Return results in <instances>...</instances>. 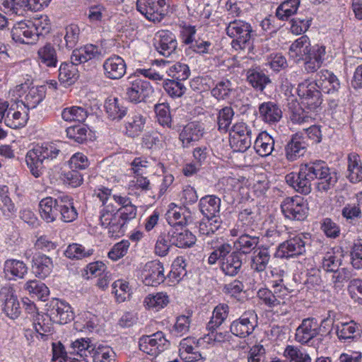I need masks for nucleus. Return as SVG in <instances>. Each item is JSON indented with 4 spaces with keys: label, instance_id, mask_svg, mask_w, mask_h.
<instances>
[{
    "label": "nucleus",
    "instance_id": "obj_56",
    "mask_svg": "<svg viewBox=\"0 0 362 362\" xmlns=\"http://www.w3.org/2000/svg\"><path fill=\"white\" fill-rule=\"evenodd\" d=\"M233 91L231 82L228 80L219 81L211 90V94L218 100L228 98Z\"/></svg>",
    "mask_w": 362,
    "mask_h": 362
},
{
    "label": "nucleus",
    "instance_id": "obj_40",
    "mask_svg": "<svg viewBox=\"0 0 362 362\" xmlns=\"http://www.w3.org/2000/svg\"><path fill=\"white\" fill-rule=\"evenodd\" d=\"M247 79L249 83L257 90L262 92L265 87L272 83L269 77L262 71L250 69Z\"/></svg>",
    "mask_w": 362,
    "mask_h": 362
},
{
    "label": "nucleus",
    "instance_id": "obj_8",
    "mask_svg": "<svg viewBox=\"0 0 362 362\" xmlns=\"http://www.w3.org/2000/svg\"><path fill=\"white\" fill-rule=\"evenodd\" d=\"M258 325V317L255 310L244 312L230 325V332L239 338H246L252 334Z\"/></svg>",
    "mask_w": 362,
    "mask_h": 362
},
{
    "label": "nucleus",
    "instance_id": "obj_24",
    "mask_svg": "<svg viewBox=\"0 0 362 362\" xmlns=\"http://www.w3.org/2000/svg\"><path fill=\"white\" fill-rule=\"evenodd\" d=\"M272 259L271 247L268 245L261 244L259 247L253 252L251 258V268L255 272H264Z\"/></svg>",
    "mask_w": 362,
    "mask_h": 362
},
{
    "label": "nucleus",
    "instance_id": "obj_55",
    "mask_svg": "<svg viewBox=\"0 0 362 362\" xmlns=\"http://www.w3.org/2000/svg\"><path fill=\"white\" fill-rule=\"evenodd\" d=\"M163 137L157 132H148L142 138V145L148 149H157L163 147Z\"/></svg>",
    "mask_w": 362,
    "mask_h": 362
},
{
    "label": "nucleus",
    "instance_id": "obj_45",
    "mask_svg": "<svg viewBox=\"0 0 362 362\" xmlns=\"http://www.w3.org/2000/svg\"><path fill=\"white\" fill-rule=\"evenodd\" d=\"M198 346L196 344L194 339L187 337L181 340L180 343V352L183 354L184 352L192 354L189 356V362H197L202 360L204 358L199 351H197Z\"/></svg>",
    "mask_w": 362,
    "mask_h": 362
},
{
    "label": "nucleus",
    "instance_id": "obj_29",
    "mask_svg": "<svg viewBox=\"0 0 362 362\" xmlns=\"http://www.w3.org/2000/svg\"><path fill=\"white\" fill-rule=\"evenodd\" d=\"M325 47L318 45L313 46V52L303 57L300 61L304 62V69L308 73L316 71L321 66L325 55Z\"/></svg>",
    "mask_w": 362,
    "mask_h": 362
},
{
    "label": "nucleus",
    "instance_id": "obj_32",
    "mask_svg": "<svg viewBox=\"0 0 362 362\" xmlns=\"http://www.w3.org/2000/svg\"><path fill=\"white\" fill-rule=\"evenodd\" d=\"M59 210V220L64 223L73 222L78 217L74 199L68 195H60Z\"/></svg>",
    "mask_w": 362,
    "mask_h": 362
},
{
    "label": "nucleus",
    "instance_id": "obj_52",
    "mask_svg": "<svg viewBox=\"0 0 362 362\" xmlns=\"http://www.w3.org/2000/svg\"><path fill=\"white\" fill-rule=\"evenodd\" d=\"M76 64L62 63L59 69V80L62 83H68L71 84L77 78V69Z\"/></svg>",
    "mask_w": 362,
    "mask_h": 362
},
{
    "label": "nucleus",
    "instance_id": "obj_14",
    "mask_svg": "<svg viewBox=\"0 0 362 362\" xmlns=\"http://www.w3.org/2000/svg\"><path fill=\"white\" fill-rule=\"evenodd\" d=\"M142 275L146 286H156L165 279L163 265L158 260L148 262L144 265Z\"/></svg>",
    "mask_w": 362,
    "mask_h": 362
},
{
    "label": "nucleus",
    "instance_id": "obj_18",
    "mask_svg": "<svg viewBox=\"0 0 362 362\" xmlns=\"http://www.w3.org/2000/svg\"><path fill=\"white\" fill-rule=\"evenodd\" d=\"M221 200L214 194L202 197L198 203L199 211L204 217L221 218L220 209Z\"/></svg>",
    "mask_w": 362,
    "mask_h": 362
},
{
    "label": "nucleus",
    "instance_id": "obj_37",
    "mask_svg": "<svg viewBox=\"0 0 362 362\" xmlns=\"http://www.w3.org/2000/svg\"><path fill=\"white\" fill-rule=\"evenodd\" d=\"M33 325L35 332L42 337L52 333L53 326L52 319L48 314H40L39 313L33 315Z\"/></svg>",
    "mask_w": 362,
    "mask_h": 362
},
{
    "label": "nucleus",
    "instance_id": "obj_5",
    "mask_svg": "<svg viewBox=\"0 0 362 362\" xmlns=\"http://www.w3.org/2000/svg\"><path fill=\"white\" fill-rule=\"evenodd\" d=\"M226 32L228 36L233 39L232 44L235 49L238 47L244 49L247 47H250L252 29L250 23L235 20L228 23Z\"/></svg>",
    "mask_w": 362,
    "mask_h": 362
},
{
    "label": "nucleus",
    "instance_id": "obj_22",
    "mask_svg": "<svg viewBox=\"0 0 362 362\" xmlns=\"http://www.w3.org/2000/svg\"><path fill=\"white\" fill-rule=\"evenodd\" d=\"M73 352L76 353V357H70V362H88L87 357L95 350V345L89 338H81L75 340L71 344Z\"/></svg>",
    "mask_w": 362,
    "mask_h": 362
},
{
    "label": "nucleus",
    "instance_id": "obj_3",
    "mask_svg": "<svg viewBox=\"0 0 362 362\" xmlns=\"http://www.w3.org/2000/svg\"><path fill=\"white\" fill-rule=\"evenodd\" d=\"M333 325V319L331 317V312H329L328 317L323 319L320 324L314 317L303 319L296 331L295 339L300 344H308L313 339L317 337L325 326Z\"/></svg>",
    "mask_w": 362,
    "mask_h": 362
},
{
    "label": "nucleus",
    "instance_id": "obj_39",
    "mask_svg": "<svg viewBox=\"0 0 362 362\" xmlns=\"http://www.w3.org/2000/svg\"><path fill=\"white\" fill-rule=\"evenodd\" d=\"M338 180L339 176L336 170L329 168L328 172H325L324 175L317 179L315 187L321 193L327 192L334 187Z\"/></svg>",
    "mask_w": 362,
    "mask_h": 362
},
{
    "label": "nucleus",
    "instance_id": "obj_21",
    "mask_svg": "<svg viewBox=\"0 0 362 362\" xmlns=\"http://www.w3.org/2000/svg\"><path fill=\"white\" fill-rule=\"evenodd\" d=\"M102 57V49L98 46L90 44L72 52L71 60L72 63L80 64L89 60L98 59Z\"/></svg>",
    "mask_w": 362,
    "mask_h": 362
},
{
    "label": "nucleus",
    "instance_id": "obj_43",
    "mask_svg": "<svg viewBox=\"0 0 362 362\" xmlns=\"http://www.w3.org/2000/svg\"><path fill=\"white\" fill-rule=\"evenodd\" d=\"M213 252H211L208 258V263L211 265L215 264L218 260H219L221 264L222 262H224L225 259H226L228 256L231 255L234 251L232 245L228 243L217 244L216 246L213 247Z\"/></svg>",
    "mask_w": 362,
    "mask_h": 362
},
{
    "label": "nucleus",
    "instance_id": "obj_33",
    "mask_svg": "<svg viewBox=\"0 0 362 362\" xmlns=\"http://www.w3.org/2000/svg\"><path fill=\"white\" fill-rule=\"evenodd\" d=\"M170 231L173 236V243H174L175 246L180 248H186L190 247L195 244L196 237L189 230L181 227L171 228Z\"/></svg>",
    "mask_w": 362,
    "mask_h": 362
},
{
    "label": "nucleus",
    "instance_id": "obj_23",
    "mask_svg": "<svg viewBox=\"0 0 362 362\" xmlns=\"http://www.w3.org/2000/svg\"><path fill=\"white\" fill-rule=\"evenodd\" d=\"M252 231V230H248L234 242V246L236 247L235 251H240L242 256L250 254L261 245L259 236L253 235Z\"/></svg>",
    "mask_w": 362,
    "mask_h": 362
},
{
    "label": "nucleus",
    "instance_id": "obj_11",
    "mask_svg": "<svg viewBox=\"0 0 362 362\" xmlns=\"http://www.w3.org/2000/svg\"><path fill=\"white\" fill-rule=\"evenodd\" d=\"M316 82L305 80L298 85L297 93L303 100L302 103L308 106L310 110H314L321 104L320 90Z\"/></svg>",
    "mask_w": 362,
    "mask_h": 362
},
{
    "label": "nucleus",
    "instance_id": "obj_2",
    "mask_svg": "<svg viewBox=\"0 0 362 362\" xmlns=\"http://www.w3.org/2000/svg\"><path fill=\"white\" fill-rule=\"evenodd\" d=\"M62 142H44L30 149L25 156L26 165L33 176L40 177L45 171L46 165L62 156Z\"/></svg>",
    "mask_w": 362,
    "mask_h": 362
},
{
    "label": "nucleus",
    "instance_id": "obj_57",
    "mask_svg": "<svg viewBox=\"0 0 362 362\" xmlns=\"http://www.w3.org/2000/svg\"><path fill=\"white\" fill-rule=\"evenodd\" d=\"M8 188L6 186L0 187V210L4 216H9L15 211V206L8 195Z\"/></svg>",
    "mask_w": 362,
    "mask_h": 362
},
{
    "label": "nucleus",
    "instance_id": "obj_60",
    "mask_svg": "<svg viewBox=\"0 0 362 362\" xmlns=\"http://www.w3.org/2000/svg\"><path fill=\"white\" fill-rule=\"evenodd\" d=\"M181 81L173 78L168 79L165 81L163 88L171 97H181L186 90L185 86Z\"/></svg>",
    "mask_w": 362,
    "mask_h": 362
},
{
    "label": "nucleus",
    "instance_id": "obj_41",
    "mask_svg": "<svg viewBox=\"0 0 362 362\" xmlns=\"http://www.w3.org/2000/svg\"><path fill=\"white\" fill-rule=\"evenodd\" d=\"M146 118L141 115H128L126 119V133L129 136H137L144 129Z\"/></svg>",
    "mask_w": 362,
    "mask_h": 362
},
{
    "label": "nucleus",
    "instance_id": "obj_46",
    "mask_svg": "<svg viewBox=\"0 0 362 362\" xmlns=\"http://www.w3.org/2000/svg\"><path fill=\"white\" fill-rule=\"evenodd\" d=\"M357 154L351 153L348 156V175L351 182H357L362 180V166Z\"/></svg>",
    "mask_w": 362,
    "mask_h": 362
},
{
    "label": "nucleus",
    "instance_id": "obj_19",
    "mask_svg": "<svg viewBox=\"0 0 362 362\" xmlns=\"http://www.w3.org/2000/svg\"><path fill=\"white\" fill-rule=\"evenodd\" d=\"M331 325L335 329L336 334L341 341L356 339L360 338L362 334L361 326L353 320L346 322H339Z\"/></svg>",
    "mask_w": 362,
    "mask_h": 362
},
{
    "label": "nucleus",
    "instance_id": "obj_35",
    "mask_svg": "<svg viewBox=\"0 0 362 362\" xmlns=\"http://www.w3.org/2000/svg\"><path fill=\"white\" fill-rule=\"evenodd\" d=\"M243 265V256L240 251H233L221 264V271L227 276H235L240 271Z\"/></svg>",
    "mask_w": 362,
    "mask_h": 362
},
{
    "label": "nucleus",
    "instance_id": "obj_28",
    "mask_svg": "<svg viewBox=\"0 0 362 362\" xmlns=\"http://www.w3.org/2000/svg\"><path fill=\"white\" fill-rule=\"evenodd\" d=\"M103 69L107 78L119 79L126 73V64L122 57L115 55L105 61Z\"/></svg>",
    "mask_w": 362,
    "mask_h": 362
},
{
    "label": "nucleus",
    "instance_id": "obj_64",
    "mask_svg": "<svg viewBox=\"0 0 362 362\" xmlns=\"http://www.w3.org/2000/svg\"><path fill=\"white\" fill-rule=\"evenodd\" d=\"M348 291L355 302L362 305V279H351L348 285Z\"/></svg>",
    "mask_w": 362,
    "mask_h": 362
},
{
    "label": "nucleus",
    "instance_id": "obj_50",
    "mask_svg": "<svg viewBox=\"0 0 362 362\" xmlns=\"http://www.w3.org/2000/svg\"><path fill=\"white\" fill-rule=\"evenodd\" d=\"M169 230L167 233H161L157 239L155 245V252L160 257H165L169 252L170 248L174 245L173 243V236Z\"/></svg>",
    "mask_w": 362,
    "mask_h": 362
},
{
    "label": "nucleus",
    "instance_id": "obj_1",
    "mask_svg": "<svg viewBox=\"0 0 362 362\" xmlns=\"http://www.w3.org/2000/svg\"><path fill=\"white\" fill-rule=\"evenodd\" d=\"M329 168L325 161L315 160L301 164L298 173L292 172L287 174L285 180L296 192L306 195L312 191L311 182L320 178L325 172H328Z\"/></svg>",
    "mask_w": 362,
    "mask_h": 362
},
{
    "label": "nucleus",
    "instance_id": "obj_25",
    "mask_svg": "<svg viewBox=\"0 0 362 362\" xmlns=\"http://www.w3.org/2000/svg\"><path fill=\"white\" fill-rule=\"evenodd\" d=\"M204 128L199 122H190L185 125L180 134L184 148H188L198 141L203 136Z\"/></svg>",
    "mask_w": 362,
    "mask_h": 362
},
{
    "label": "nucleus",
    "instance_id": "obj_53",
    "mask_svg": "<svg viewBox=\"0 0 362 362\" xmlns=\"http://www.w3.org/2000/svg\"><path fill=\"white\" fill-rule=\"evenodd\" d=\"M93 252L92 249L86 250L82 245L73 243L67 247L64 255L69 259H79L91 255Z\"/></svg>",
    "mask_w": 362,
    "mask_h": 362
},
{
    "label": "nucleus",
    "instance_id": "obj_47",
    "mask_svg": "<svg viewBox=\"0 0 362 362\" xmlns=\"http://www.w3.org/2000/svg\"><path fill=\"white\" fill-rule=\"evenodd\" d=\"M221 218L203 217L199 222V232L202 235L209 236L214 234L222 226Z\"/></svg>",
    "mask_w": 362,
    "mask_h": 362
},
{
    "label": "nucleus",
    "instance_id": "obj_58",
    "mask_svg": "<svg viewBox=\"0 0 362 362\" xmlns=\"http://www.w3.org/2000/svg\"><path fill=\"white\" fill-rule=\"evenodd\" d=\"M145 303L149 308H155L158 310L164 308L169 303V298L166 293H157L156 294H149L145 299Z\"/></svg>",
    "mask_w": 362,
    "mask_h": 362
},
{
    "label": "nucleus",
    "instance_id": "obj_62",
    "mask_svg": "<svg viewBox=\"0 0 362 362\" xmlns=\"http://www.w3.org/2000/svg\"><path fill=\"white\" fill-rule=\"evenodd\" d=\"M113 293L118 303H122L130 296L129 283L123 280L115 281L112 284Z\"/></svg>",
    "mask_w": 362,
    "mask_h": 362
},
{
    "label": "nucleus",
    "instance_id": "obj_9",
    "mask_svg": "<svg viewBox=\"0 0 362 362\" xmlns=\"http://www.w3.org/2000/svg\"><path fill=\"white\" fill-rule=\"evenodd\" d=\"M169 0H137V10L153 22H160L167 14Z\"/></svg>",
    "mask_w": 362,
    "mask_h": 362
},
{
    "label": "nucleus",
    "instance_id": "obj_6",
    "mask_svg": "<svg viewBox=\"0 0 362 362\" xmlns=\"http://www.w3.org/2000/svg\"><path fill=\"white\" fill-rule=\"evenodd\" d=\"M281 212L286 218L303 221L308 214V204L300 196L288 197L281 204Z\"/></svg>",
    "mask_w": 362,
    "mask_h": 362
},
{
    "label": "nucleus",
    "instance_id": "obj_10",
    "mask_svg": "<svg viewBox=\"0 0 362 362\" xmlns=\"http://www.w3.org/2000/svg\"><path fill=\"white\" fill-rule=\"evenodd\" d=\"M169 346V341L165 339V334L160 331L151 335H144L139 340V349L153 357L158 356Z\"/></svg>",
    "mask_w": 362,
    "mask_h": 362
},
{
    "label": "nucleus",
    "instance_id": "obj_63",
    "mask_svg": "<svg viewBox=\"0 0 362 362\" xmlns=\"http://www.w3.org/2000/svg\"><path fill=\"white\" fill-rule=\"evenodd\" d=\"M87 128L85 125L77 124L66 128V134L69 138L78 144H82L86 140Z\"/></svg>",
    "mask_w": 362,
    "mask_h": 362
},
{
    "label": "nucleus",
    "instance_id": "obj_36",
    "mask_svg": "<svg viewBox=\"0 0 362 362\" xmlns=\"http://www.w3.org/2000/svg\"><path fill=\"white\" fill-rule=\"evenodd\" d=\"M274 139L265 132L259 133L254 143L257 153L262 157L271 155L274 151Z\"/></svg>",
    "mask_w": 362,
    "mask_h": 362
},
{
    "label": "nucleus",
    "instance_id": "obj_38",
    "mask_svg": "<svg viewBox=\"0 0 362 362\" xmlns=\"http://www.w3.org/2000/svg\"><path fill=\"white\" fill-rule=\"evenodd\" d=\"M283 355L286 362H312V358L305 349L294 345H287Z\"/></svg>",
    "mask_w": 362,
    "mask_h": 362
},
{
    "label": "nucleus",
    "instance_id": "obj_12",
    "mask_svg": "<svg viewBox=\"0 0 362 362\" xmlns=\"http://www.w3.org/2000/svg\"><path fill=\"white\" fill-rule=\"evenodd\" d=\"M48 313L52 321L64 325L74 318L71 305L64 300L53 299L49 305Z\"/></svg>",
    "mask_w": 362,
    "mask_h": 362
},
{
    "label": "nucleus",
    "instance_id": "obj_13",
    "mask_svg": "<svg viewBox=\"0 0 362 362\" xmlns=\"http://www.w3.org/2000/svg\"><path fill=\"white\" fill-rule=\"evenodd\" d=\"M0 302L2 310L8 317L16 319L20 315V304L11 286H4L0 289Z\"/></svg>",
    "mask_w": 362,
    "mask_h": 362
},
{
    "label": "nucleus",
    "instance_id": "obj_26",
    "mask_svg": "<svg viewBox=\"0 0 362 362\" xmlns=\"http://www.w3.org/2000/svg\"><path fill=\"white\" fill-rule=\"evenodd\" d=\"M315 82L317 88L326 93L337 91L340 87L337 77L327 69H322L317 74Z\"/></svg>",
    "mask_w": 362,
    "mask_h": 362
},
{
    "label": "nucleus",
    "instance_id": "obj_17",
    "mask_svg": "<svg viewBox=\"0 0 362 362\" xmlns=\"http://www.w3.org/2000/svg\"><path fill=\"white\" fill-rule=\"evenodd\" d=\"M308 146L304 136L298 133L292 135L285 146L286 158L289 161L297 160L305 154Z\"/></svg>",
    "mask_w": 362,
    "mask_h": 362
},
{
    "label": "nucleus",
    "instance_id": "obj_4",
    "mask_svg": "<svg viewBox=\"0 0 362 362\" xmlns=\"http://www.w3.org/2000/svg\"><path fill=\"white\" fill-rule=\"evenodd\" d=\"M310 235L300 233L279 245L275 257L289 259L298 257L305 252V246L309 244Z\"/></svg>",
    "mask_w": 362,
    "mask_h": 362
},
{
    "label": "nucleus",
    "instance_id": "obj_54",
    "mask_svg": "<svg viewBox=\"0 0 362 362\" xmlns=\"http://www.w3.org/2000/svg\"><path fill=\"white\" fill-rule=\"evenodd\" d=\"M187 263L185 259L182 257H177L172 264V269L170 272V278L174 279L176 281H180L185 276H187L186 269Z\"/></svg>",
    "mask_w": 362,
    "mask_h": 362
},
{
    "label": "nucleus",
    "instance_id": "obj_49",
    "mask_svg": "<svg viewBox=\"0 0 362 362\" xmlns=\"http://www.w3.org/2000/svg\"><path fill=\"white\" fill-rule=\"evenodd\" d=\"M4 270L6 275L10 274L12 276L22 279L27 273L28 267L23 261L8 259L4 263Z\"/></svg>",
    "mask_w": 362,
    "mask_h": 362
},
{
    "label": "nucleus",
    "instance_id": "obj_27",
    "mask_svg": "<svg viewBox=\"0 0 362 362\" xmlns=\"http://www.w3.org/2000/svg\"><path fill=\"white\" fill-rule=\"evenodd\" d=\"M12 39L21 44H30L36 40V33L32 29L29 22L19 21L11 30Z\"/></svg>",
    "mask_w": 362,
    "mask_h": 362
},
{
    "label": "nucleus",
    "instance_id": "obj_31",
    "mask_svg": "<svg viewBox=\"0 0 362 362\" xmlns=\"http://www.w3.org/2000/svg\"><path fill=\"white\" fill-rule=\"evenodd\" d=\"M313 51V46L311 47L309 37L307 35H302L291 45L289 54L296 62H298Z\"/></svg>",
    "mask_w": 362,
    "mask_h": 362
},
{
    "label": "nucleus",
    "instance_id": "obj_42",
    "mask_svg": "<svg viewBox=\"0 0 362 362\" xmlns=\"http://www.w3.org/2000/svg\"><path fill=\"white\" fill-rule=\"evenodd\" d=\"M24 288L29 292L32 298H37L42 301H45L49 294L48 287L43 282L38 280L28 281Z\"/></svg>",
    "mask_w": 362,
    "mask_h": 362
},
{
    "label": "nucleus",
    "instance_id": "obj_48",
    "mask_svg": "<svg viewBox=\"0 0 362 362\" xmlns=\"http://www.w3.org/2000/svg\"><path fill=\"white\" fill-rule=\"evenodd\" d=\"M300 0H286L281 3L276 11V17L282 21L287 20L295 14L300 5Z\"/></svg>",
    "mask_w": 362,
    "mask_h": 362
},
{
    "label": "nucleus",
    "instance_id": "obj_30",
    "mask_svg": "<svg viewBox=\"0 0 362 362\" xmlns=\"http://www.w3.org/2000/svg\"><path fill=\"white\" fill-rule=\"evenodd\" d=\"M33 273L40 279H45L52 272L53 269L52 260L43 254H37L32 260Z\"/></svg>",
    "mask_w": 362,
    "mask_h": 362
},
{
    "label": "nucleus",
    "instance_id": "obj_7",
    "mask_svg": "<svg viewBox=\"0 0 362 362\" xmlns=\"http://www.w3.org/2000/svg\"><path fill=\"white\" fill-rule=\"evenodd\" d=\"M252 129L243 122L233 125L230 132V145L238 152L246 151L252 144Z\"/></svg>",
    "mask_w": 362,
    "mask_h": 362
},
{
    "label": "nucleus",
    "instance_id": "obj_44",
    "mask_svg": "<svg viewBox=\"0 0 362 362\" xmlns=\"http://www.w3.org/2000/svg\"><path fill=\"white\" fill-rule=\"evenodd\" d=\"M342 255L339 252H335L333 249L327 252L322 259V269L328 272L338 270L341 265Z\"/></svg>",
    "mask_w": 362,
    "mask_h": 362
},
{
    "label": "nucleus",
    "instance_id": "obj_34",
    "mask_svg": "<svg viewBox=\"0 0 362 362\" xmlns=\"http://www.w3.org/2000/svg\"><path fill=\"white\" fill-rule=\"evenodd\" d=\"M37 59L40 64L49 67L55 68L58 64L57 50L51 43H46L37 51Z\"/></svg>",
    "mask_w": 362,
    "mask_h": 362
},
{
    "label": "nucleus",
    "instance_id": "obj_20",
    "mask_svg": "<svg viewBox=\"0 0 362 362\" xmlns=\"http://www.w3.org/2000/svg\"><path fill=\"white\" fill-rule=\"evenodd\" d=\"M158 40L155 44L157 51L164 57H170L177 49V42L174 34L168 30L158 33Z\"/></svg>",
    "mask_w": 362,
    "mask_h": 362
},
{
    "label": "nucleus",
    "instance_id": "obj_51",
    "mask_svg": "<svg viewBox=\"0 0 362 362\" xmlns=\"http://www.w3.org/2000/svg\"><path fill=\"white\" fill-rule=\"evenodd\" d=\"M45 89L44 86H33L29 89L24 102L27 110L35 107L45 97Z\"/></svg>",
    "mask_w": 362,
    "mask_h": 362
},
{
    "label": "nucleus",
    "instance_id": "obj_61",
    "mask_svg": "<svg viewBox=\"0 0 362 362\" xmlns=\"http://www.w3.org/2000/svg\"><path fill=\"white\" fill-rule=\"evenodd\" d=\"M168 74L173 79L185 81L189 76L190 71L187 64L177 62L169 68Z\"/></svg>",
    "mask_w": 362,
    "mask_h": 362
},
{
    "label": "nucleus",
    "instance_id": "obj_15",
    "mask_svg": "<svg viewBox=\"0 0 362 362\" xmlns=\"http://www.w3.org/2000/svg\"><path fill=\"white\" fill-rule=\"evenodd\" d=\"M131 78V86L127 92V95L131 102H141L153 93L152 87L148 81L136 76Z\"/></svg>",
    "mask_w": 362,
    "mask_h": 362
},
{
    "label": "nucleus",
    "instance_id": "obj_59",
    "mask_svg": "<svg viewBox=\"0 0 362 362\" xmlns=\"http://www.w3.org/2000/svg\"><path fill=\"white\" fill-rule=\"evenodd\" d=\"M36 37L44 35L49 33L51 26L49 19L47 16H40V18L34 19L33 22H29Z\"/></svg>",
    "mask_w": 362,
    "mask_h": 362
},
{
    "label": "nucleus",
    "instance_id": "obj_16",
    "mask_svg": "<svg viewBox=\"0 0 362 362\" xmlns=\"http://www.w3.org/2000/svg\"><path fill=\"white\" fill-rule=\"evenodd\" d=\"M60 196L57 198L47 197L39 203L40 213L42 218L47 223H52L59 219Z\"/></svg>",
    "mask_w": 362,
    "mask_h": 362
}]
</instances>
